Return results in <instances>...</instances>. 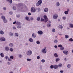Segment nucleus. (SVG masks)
Instances as JSON below:
<instances>
[{
    "label": "nucleus",
    "instance_id": "obj_1",
    "mask_svg": "<svg viewBox=\"0 0 73 73\" xmlns=\"http://www.w3.org/2000/svg\"><path fill=\"white\" fill-rule=\"evenodd\" d=\"M42 3V1L41 0H39L36 3V6L38 7L40 6Z\"/></svg>",
    "mask_w": 73,
    "mask_h": 73
},
{
    "label": "nucleus",
    "instance_id": "obj_2",
    "mask_svg": "<svg viewBox=\"0 0 73 73\" xmlns=\"http://www.w3.org/2000/svg\"><path fill=\"white\" fill-rule=\"evenodd\" d=\"M46 47H45L44 48L42 49L41 51V52L43 54H45L46 53L47 51L46 50Z\"/></svg>",
    "mask_w": 73,
    "mask_h": 73
},
{
    "label": "nucleus",
    "instance_id": "obj_3",
    "mask_svg": "<svg viewBox=\"0 0 73 73\" xmlns=\"http://www.w3.org/2000/svg\"><path fill=\"white\" fill-rule=\"evenodd\" d=\"M32 53V52L31 50H28L26 52V54L27 56H31Z\"/></svg>",
    "mask_w": 73,
    "mask_h": 73
},
{
    "label": "nucleus",
    "instance_id": "obj_4",
    "mask_svg": "<svg viewBox=\"0 0 73 73\" xmlns=\"http://www.w3.org/2000/svg\"><path fill=\"white\" fill-rule=\"evenodd\" d=\"M31 12H33V13L36 12V9H35V8L33 7H32V8H31Z\"/></svg>",
    "mask_w": 73,
    "mask_h": 73
},
{
    "label": "nucleus",
    "instance_id": "obj_5",
    "mask_svg": "<svg viewBox=\"0 0 73 73\" xmlns=\"http://www.w3.org/2000/svg\"><path fill=\"white\" fill-rule=\"evenodd\" d=\"M58 17V15L57 14H54L53 15V18L54 19H57Z\"/></svg>",
    "mask_w": 73,
    "mask_h": 73
},
{
    "label": "nucleus",
    "instance_id": "obj_6",
    "mask_svg": "<svg viewBox=\"0 0 73 73\" xmlns=\"http://www.w3.org/2000/svg\"><path fill=\"white\" fill-rule=\"evenodd\" d=\"M44 18L45 21H44L45 23H46L48 21V17L46 15H44Z\"/></svg>",
    "mask_w": 73,
    "mask_h": 73
},
{
    "label": "nucleus",
    "instance_id": "obj_7",
    "mask_svg": "<svg viewBox=\"0 0 73 73\" xmlns=\"http://www.w3.org/2000/svg\"><path fill=\"white\" fill-rule=\"evenodd\" d=\"M63 53L65 55H67L68 54V53H69V52L68 50H65L63 51Z\"/></svg>",
    "mask_w": 73,
    "mask_h": 73
},
{
    "label": "nucleus",
    "instance_id": "obj_8",
    "mask_svg": "<svg viewBox=\"0 0 73 73\" xmlns=\"http://www.w3.org/2000/svg\"><path fill=\"white\" fill-rule=\"evenodd\" d=\"M6 40L5 38L4 37L0 38V40L1 41H5Z\"/></svg>",
    "mask_w": 73,
    "mask_h": 73
},
{
    "label": "nucleus",
    "instance_id": "obj_9",
    "mask_svg": "<svg viewBox=\"0 0 73 73\" xmlns=\"http://www.w3.org/2000/svg\"><path fill=\"white\" fill-rule=\"evenodd\" d=\"M69 11H70L69 9H67V11H64V14L65 15H68V13L69 12Z\"/></svg>",
    "mask_w": 73,
    "mask_h": 73
},
{
    "label": "nucleus",
    "instance_id": "obj_10",
    "mask_svg": "<svg viewBox=\"0 0 73 73\" xmlns=\"http://www.w3.org/2000/svg\"><path fill=\"white\" fill-rule=\"evenodd\" d=\"M37 33L39 35H42L43 34V32L41 31H38Z\"/></svg>",
    "mask_w": 73,
    "mask_h": 73
},
{
    "label": "nucleus",
    "instance_id": "obj_11",
    "mask_svg": "<svg viewBox=\"0 0 73 73\" xmlns=\"http://www.w3.org/2000/svg\"><path fill=\"white\" fill-rule=\"evenodd\" d=\"M5 50H6V51H8L9 50V48L8 46H7L5 47Z\"/></svg>",
    "mask_w": 73,
    "mask_h": 73
},
{
    "label": "nucleus",
    "instance_id": "obj_12",
    "mask_svg": "<svg viewBox=\"0 0 73 73\" xmlns=\"http://www.w3.org/2000/svg\"><path fill=\"white\" fill-rule=\"evenodd\" d=\"M58 65H54L53 66V68H54V69H57V68H58Z\"/></svg>",
    "mask_w": 73,
    "mask_h": 73
},
{
    "label": "nucleus",
    "instance_id": "obj_13",
    "mask_svg": "<svg viewBox=\"0 0 73 73\" xmlns=\"http://www.w3.org/2000/svg\"><path fill=\"white\" fill-rule=\"evenodd\" d=\"M25 19L26 21H30L28 17H25Z\"/></svg>",
    "mask_w": 73,
    "mask_h": 73
},
{
    "label": "nucleus",
    "instance_id": "obj_14",
    "mask_svg": "<svg viewBox=\"0 0 73 73\" xmlns=\"http://www.w3.org/2000/svg\"><path fill=\"white\" fill-rule=\"evenodd\" d=\"M48 11H49V9L47 8H46L44 9V12H48Z\"/></svg>",
    "mask_w": 73,
    "mask_h": 73
},
{
    "label": "nucleus",
    "instance_id": "obj_15",
    "mask_svg": "<svg viewBox=\"0 0 73 73\" xmlns=\"http://www.w3.org/2000/svg\"><path fill=\"white\" fill-rule=\"evenodd\" d=\"M16 24L17 25H21V23L19 21H17L16 22Z\"/></svg>",
    "mask_w": 73,
    "mask_h": 73
},
{
    "label": "nucleus",
    "instance_id": "obj_16",
    "mask_svg": "<svg viewBox=\"0 0 73 73\" xmlns=\"http://www.w3.org/2000/svg\"><path fill=\"white\" fill-rule=\"evenodd\" d=\"M29 41L30 42H33V39L32 38H30L29 39Z\"/></svg>",
    "mask_w": 73,
    "mask_h": 73
},
{
    "label": "nucleus",
    "instance_id": "obj_17",
    "mask_svg": "<svg viewBox=\"0 0 73 73\" xmlns=\"http://www.w3.org/2000/svg\"><path fill=\"white\" fill-rule=\"evenodd\" d=\"M0 34L3 35L4 34V31L3 30H1L0 31Z\"/></svg>",
    "mask_w": 73,
    "mask_h": 73
},
{
    "label": "nucleus",
    "instance_id": "obj_18",
    "mask_svg": "<svg viewBox=\"0 0 73 73\" xmlns=\"http://www.w3.org/2000/svg\"><path fill=\"white\" fill-rule=\"evenodd\" d=\"M69 27L70 28H73V25L72 23L70 24L69 25Z\"/></svg>",
    "mask_w": 73,
    "mask_h": 73
},
{
    "label": "nucleus",
    "instance_id": "obj_19",
    "mask_svg": "<svg viewBox=\"0 0 73 73\" xmlns=\"http://www.w3.org/2000/svg\"><path fill=\"white\" fill-rule=\"evenodd\" d=\"M32 36L33 38H36V35L35 33H33L32 34Z\"/></svg>",
    "mask_w": 73,
    "mask_h": 73
},
{
    "label": "nucleus",
    "instance_id": "obj_20",
    "mask_svg": "<svg viewBox=\"0 0 73 73\" xmlns=\"http://www.w3.org/2000/svg\"><path fill=\"white\" fill-rule=\"evenodd\" d=\"M60 3H59V2H57L56 3V7H59V6H60Z\"/></svg>",
    "mask_w": 73,
    "mask_h": 73
},
{
    "label": "nucleus",
    "instance_id": "obj_21",
    "mask_svg": "<svg viewBox=\"0 0 73 73\" xmlns=\"http://www.w3.org/2000/svg\"><path fill=\"white\" fill-rule=\"evenodd\" d=\"M59 68H61L62 66V64L61 63L59 64L58 66Z\"/></svg>",
    "mask_w": 73,
    "mask_h": 73
},
{
    "label": "nucleus",
    "instance_id": "obj_22",
    "mask_svg": "<svg viewBox=\"0 0 73 73\" xmlns=\"http://www.w3.org/2000/svg\"><path fill=\"white\" fill-rule=\"evenodd\" d=\"M9 46L11 47H12V46H13V44L12 43H10L9 44Z\"/></svg>",
    "mask_w": 73,
    "mask_h": 73
},
{
    "label": "nucleus",
    "instance_id": "obj_23",
    "mask_svg": "<svg viewBox=\"0 0 73 73\" xmlns=\"http://www.w3.org/2000/svg\"><path fill=\"white\" fill-rule=\"evenodd\" d=\"M1 18L3 20H5V16L3 15H2L1 16Z\"/></svg>",
    "mask_w": 73,
    "mask_h": 73
},
{
    "label": "nucleus",
    "instance_id": "obj_24",
    "mask_svg": "<svg viewBox=\"0 0 73 73\" xmlns=\"http://www.w3.org/2000/svg\"><path fill=\"white\" fill-rule=\"evenodd\" d=\"M65 37L66 39L68 38H69V35H66L65 36Z\"/></svg>",
    "mask_w": 73,
    "mask_h": 73
},
{
    "label": "nucleus",
    "instance_id": "obj_25",
    "mask_svg": "<svg viewBox=\"0 0 73 73\" xmlns=\"http://www.w3.org/2000/svg\"><path fill=\"white\" fill-rule=\"evenodd\" d=\"M58 27L60 29H62V28H63V27L62 25H59Z\"/></svg>",
    "mask_w": 73,
    "mask_h": 73
},
{
    "label": "nucleus",
    "instance_id": "obj_26",
    "mask_svg": "<svg viewBox=\"0 0 73 73\" xmlns=\"http://www.w3.org/2000/svg\"><path fill=\"white\" fill-rule=\"evenodd\" d=\"M0 55L2 57H4V55L3 53H1L0 54Z\"/></svg>",
    "mask_w": 73,
    "mask_h": 73
},
{
    "label": "nucleus",
    "instance_id": "obj_27",
    "mask_svg": "<svg viewBox=\"0 0 73 73\" xmlns=\"http://www.w3.org/2000/svg\"><path fill=\"white\" fill-rule=\"evenodd\" d=\"M58 41L57 40V39H55V40H54V43H57V42H58Z\"/></svg>",
    "mask_w": 73,
    "mask_h": 73
},
{
    "label": "nucleus",
    "instance_id": "obj_28",
    "mask_svg": "<svg viewBox=\"0 0 73 73\" xmlns=\"http://www.w3.org/2000/svg\"><path fill=\"white\" fill-rule=\"evenodd\" d=\"M27 61H32V59L29 58H27Z\"/></svg>",
    "mask_w": 73,
    "mask_h": 73
},
{
    "label": "nucleus",
    "instance_id": "obj_29",
    "mask_svg": "<svg viewBox=\"0 0 73 73\" xmlns=\"http://www.w3.org/2000/svg\"><path fill=\"white\" fill-rule=\"evenodd\" d=\"M21 28V26L19 25L17 27V28L18 29H20Z\"/></svg>",
    "mask_w": 73,
    "mask_h": 73
},
{
    "label": "nucleus",
    "instance_id": "obj_30",
    "mask_svg": "<svg viewBox=\"0 0 73 73\" xmlns=\"http://www.w3.org/2000/svg\"><path fill=\"white\" fill-rule=\"evenodd\" d=\"M15 36L16 37H18L19 36V34L17 33H15Z\"/></svg>",
    "mask_w": 73,
    "mask_h": 73
},
{
    "label": "nucleus",
    "instance_id": "obj_31",
    "mask_svg": "<svg viewBox=\"0 0 73 73\" xmlns=\"http://www.w3.org/2000/svg\"><path fill=\"white\" fill-rule=\"evenodd\" d=\"M36 43L38 45H39L40 44V42L39 40H37L36 42Z\"/></svg>",
    "mask_w": 73,
    "mask_h": 73
},
{
    "label": "nucleus",
    "instance_id": "obj_32",
    "mask_svg": "<svg viewBox=\"0 0 73 73\" xmlns=\"http://www.w3.org/2000/svg\"><path fill=\"white\" fill-rule=\"evenodd\" d=\"M60 60V58H57L56 59V62H58Z\"/></svg>",
    "mask_w": 73,
    "mask_h": 73
},
{
    "label": "nucleus",
    "instance_id": "obj_33",
    "mask_svg": "<svg viewBox=\"0 0 73 73\" xmlns=\"http://www.w3.org/2000/svg\"><path fill=\"white\" fill-rule=\"evenodd\" d=\"M62 19L64 20H65L66 19V17H62Z\"/></svg>",
    "mask_w": 73,
    "mask_h": 73
},
{
    "label": "nucleus",
    "instance_id": "obj_34",
    "mask_svg": "<svg viewBox=\"0 0 73 73\" xmlns=\"http://www.w3.org/2000/svg\"><path fill=\"white\" fill-rule=\"evenodd\" d=\"M10 58L12 60H13V59L14 58L13 57V56H10Z\"/></svg>",
    "mask_w": 73,
    "mask_h": 73
},
{
    "label": "nucleus",
    "instance_id": "obj_35",
    "mask_svg": "<svg viewBox=\"0 0 73 73\" xmlns=\"http://www.w3.org/2000/svg\"><path fill=\"white\" fill-rule=\"evenodd\" d=\"M54 56L56 57H58V55H57V53H55L54 54Z\"/></svg>",
    "mask_w": 73,
    "mask_h": 73
},
{
    "label": "nucleus",
    "instance_id": "obj_36",
    "mask_svg": "<svg viewBox=\"0 0 73 73\" xmlns=\"http://www.w3.org/2000/svg\"><path fill=\"white\" fill-rule=\"evenodd\" d=\"M67 67L68 68H70L71 66V65H70V64H69L67 66Z\"/></svg>",
    "mask_w": 73,
    "mask_h": 73
},
{
    "label": "nucleus",
    "instance_id": "obj_37",
    "mask_svg": "<svg viewBox=\"0 0 73 73\" xmlns=\"http://www.w3.org/2000/svg\"><path fill=\"white\" fill-rule=\"evenodd\" d=\"M42 62V63H44L45 62V60L44 59H42L41 60Z\"/></svg>",
    "mask_w": 73,
    "mask_h": 73
},
{
    "label": "nucleus",
    "instance_id": "obj_38",
    "mask_svg": "<svg viewBox=\"0 0 73 73\" xmlns=\"http://www.w3.org/2000/svg\"><path fill=\"white\" fill-rule=\"evenodd\" d=\"M60 50H64V47L62 46L60 47Z\"/></svg>",
    "mask_w": 73,
    "mask_h": 73
},
{
    "label": "nucleus",
    "instance_id": "obj_39",
    "mask_svg": "<svg viewBox=\"0 0 73 73\" xmlns=\"http://www.w3.org/2000/svg\"><path fill=\"white\" fill-rule=\"evenodd\" d=\"M9 50L10 52H13V49L12 48H10L9 49Z\"/></svg>",
    "mask_w": 73,
    "mask_h": 73
},
{
    "label": "nucleus",
    "instance_id": "obj_40",
    "mask_svg": "<svg viewBox=\"0 0 73 73\" xmlns=\"http://www.w3.org/2000/svg\"><path fill=\"white\" fill-rule=\"evenodd\" d=\"M18 57L19 58H22V55H21V54H19V56H18Z\"/></svg>",
    "mask_w": 73,
    "mask_h": 73
},
{
    "label": "nucleus",
    "instance_id": "obj_41",
    "mask_svg": "<svg viewBox=\"0 0 73 73\" xmlns=\"http://www.w3.org/2000/svg\"><path fill=\"white\" fill-rule=\"evenodd\" d=\"M69 41L71 42L73 41V39L72 38H70L69 39Z\"/></svg>",
    "mask_w": 73,
    "mask_h": 73
},
{
    "label": "nucleus",
    "instance_id": "obj_42",
    "mask_svg": "<svg viewBox=\"0 0 73 73\" xmlns=\"http://www.w3.org/2000/svg\"><path fill=\"white\" fill-rule=\"evenodd\" d=\"M3 22L4 23H7V19H5L3 20Z\"/></svg>",
    "mask_w": 73,
    "mask_h": 73
},
{
    "label": "nucleus",
    "instance_id": "obj_43",
    "mask_svg": "<svg viewBox=\"0 0 73 73\" xmlns=\"http://www.w3.org/2000/svg\"><path fill=\"white\" fill-rule=\"evenodd\" d=\"M13 10H15L16 9V7L15 6H14L13 7Z\"/></svg>",
    "mask_w": 73,
    "mask_h": 73
},
{
    "label": "nucleus",
    "instance_id": "obj_44",
    "mask_svg": "<svg viewBox=\"0 0 73 73\" xmlns=\"http://www.w3.org/2000/svg\"><path fill=\"white\" fill-rule=\"evenodd\" d=\"M30 19V20H31V21H33L34 19L33 17H31Z\"/></svg>",
    "mask_w": 73,
    "mask_h": 73
},
{
    "label": "nucleus",
    "instance_id": "obj_45",
    "mask_svg": "<svg viewBox=\"0 0 73 73\" xmlns=\"http://www.w3.org/2000/svg\"><path fill=\"white\" fill-rule=\"evenodd\" d=\"M58 46L59 48H61V47H62V45L61 44H59L58 45Z\"/></svg>",
    "mask_w": 73,
    "mask_h": 73
},
{
    "label": "nucleus",
    "instance_id": "obj_46",
    "mask_svg": "<svg viewBox=\"0 0 73 73\" xmlns=\"http://www.w3.org/2000/svg\"><path fill=\"white\" fill-rule=\"evenodd\" d=\"M51 25L50 23H49L47 25L48 27H50Z\"/></svg>",
    "mask_w": 73,
    "mask_h": 73
},
{
    "label": "nucleus",
    "instance_id": "obj_47",
    "mask_svg": "<svg viewBox=\"0 0 73 73\" xmlns=\"http://www.w3.org/2000/svg\"><path fill=\"white\" fill-rule=\"evenodd\" d=\"M56 31V30L54 29H52V31L53 32H54Z\"/></svg>",
    "mask_w": 73,
    "mask_h": 73
},
{
    "label": "nucleus",
    "instance_id": "obj_48",
    "mask_svg": "<svg viewBox=\"0 0 73 73\" xmlns=\"http://www.w3.org/2000/svg\"><path fill=\"white\" fill-rule=\"evenodd\" d=\"M8 60L9 61H12V59L10 58H8Z\"/></svg>",
    "mask_w": 73,
    "mask_h": 73
},
{
    "label": "nucleus",
    "instance_id": "obj_49",
    "mask_svg": "<svg viewBox=\"0 0 73 73\" xmlns=\"http://www.w3.org/2000/svg\"><path fill=\"white\" fill-rule=\"evenodd\" d=\"M36 58L37 59H38V60H39L40 58V57L39 56H37Z\"/></svg>",
    "mask_w": 73,
    "mask_h": 73
},
{
    "label": "nucleus",
    "instance_id": "obj_50",
    "mask_svg": "<svg viewBox=\"0 0 73 73\" xmlns=\"http://www.w3.org/2000/svg\"><path fill=\"white\" fill-rule=\"evenodd\" d=\"M37 21H40V17H38L37 18Z\"/></svg>",
    "mask_w": 73,
    "mask_h": 73
},
{
    "label": "nucleus",
    "instance_id": "obj_51",
    "mask_svg": "<svg viewBox=\"0 0 73 73\" xmlns=\"http://www.w3.org/2000/svg\"><path fill=\"white\" fill-rule=\"evenodd\" d=\"M10 35H11V36H13V33H10Z\"/></svg>",
    "mask_w": 73,
    "mask_h": 73
},
{
    "label": "nucleus",
    "instance_id": "obj_52",
    "mask_svg": "<svg viewBox=\"0 0 73 73\" xmlns=\"http://www.w3.org/2000/svg\"><path fill=\"white\" fill-rule=\"evenodd\" d=\"M9 1V3H10V4H12V0H10Z\"/></svg>",
    "mask_w": 73,
    "mask_h": 73
},
{
    "label": "nucleus",
    "instance_id": "obj_53",
    "mask_svg": "<svg viewBox=\"0 0 73 73\" xmlns=\"http://www.w3.org/2000/svg\"><path fill=\"white\" fill-rule=\"evenodd\" d=\"M50 68H51V69H53V65H51L50 66Z\"/></svg>",
    "mask_w": 73,
    "mask_h": 73
},
{
    "label": "nucleus",
    "instance_id": "obj_54",
    "mask_svg": "<svg viewBox=\"0 0 73 73\" xmlns=\"http://www.w3.org/2000/svg\"><path fill=\"white\" fill-rule=\"evenodd\" d=\"M16 17L17 18H19L20 17V15H17Z\"/></svg>",
    "mask_w": 73,
    "mask_h": 73
},
{
    "label": "nucleus",
    "instance_id": "obj_55",
    "mask_svg": "<svg viewBox=\"0 0 73 73\" xmlns=\"http://www.w3.org/2000/svg\"><path fill=\"white\" fill-rule=\"evenodd\" d=\"M5 58L6 59V60H8V56H6L5 57Z\"/></svg>",
    "mask_w": 73,
    "mask_h": 73
},
{
    "label": "nucleus",
    "instance_id": "obj_56",
    "mask_svg": "<svg viewBox=\"0 0 73 73\" xmlns=\"http://www.w3.org/2000/svg\"><path fill=\"white\" fill-rule=\"evenodd\" d=\"M41 21H44V19H43L42 18H41Z\"/></svg>",
    "mask_w": 73,
    "mask_h": 73
},
{
    "label": "nucleus",
    "instance_id": "obj_57",
    "mask_svg": "<svg viewBox=\"0 0 73 73\" xmlns=\"http://www.w3.org/2000/svg\"><path fill=\"white\" fill-rule=\"evenodd\" d=\"M60 72V73H63L64 72L63 70H61Z\"/></svg>",
    "mask_w": 73,
    "mask_h": 73
},
{
    "label": "nucleus",
    "instance_id": "obj_58",
    "mask_svg": "<svg viewBox=\"0 0 73 73\" xmlns=\"http://www.w3.org/2000/svg\"><path fill=\"white\" fill-rule=\"evenodd\" d=\"M9 14H10V15H12V14H13V13H12V12H9Z\"/></svg>",
    "mask_w": 73,
    "mask_h": 73
},
{
    "label": "nucleus",
    "instance_id": "obj_59",
    "mask_svg": "<svg viewBox=\"0 0 73 73\" xmlns=\"http://www.w3.org/2000/svg\"><path fill=\"white\" fill-rule=\"evenodd\" d=\"M3 10H6V7H3Z\"/></svg>",
    "mask_w": 73,
    "mask_h": 73
},
{
    "label": "nucleus",
    "instance_id": "obj_60",
    "mask_svg": "<svg viewBox=\"0 0 73 73\" xmlns=\"http://www.w3.org/2000/svg\"><path fill=\"white\" fill-rule=\"evenodd\" d=\"M13 29H16V27L15 26H14L13 27Z\"/></svg>",
    "mask_w": 73,
    "mask_h": 73
},
{
    "label": "nucleus",
    "instance_id": "obj_61",
    "mask_svg": "<svg viewBox=\"0 0 73 73\" xmlns=\"http://www.w3.org/2000/svg\"><path fill=\"white\" fill-rule=\"evenodd\" d=\"M16 21H15V22H14L13 23V24H16Z\"/></svg>",
    "mask_w": 73,
    "mask_h": 73
},
{
    "label": "nucleus",
    "instance_id": "obj_62",
    "mask_svg": "<svg viewBox=\"0 0 73 73\" xmlns=\"http://www.w3.org/2000/svg\"><path fill=\"white\" fill-rule=\"evenodd\" d=\"M54 47L55 48H57V45H55V46H54Z\"/></svg>",
    "mask_w": 73,
    "mask_h": 73
},
{
    "label": "nucleus",
    "instance_id": "obj_63",
    "mask_svg": "<svg viewBox=\"0 0 73 73\" xmlns=\"http://www.w3.org/2000/svg\"><path fill=\"white\" fill-rule=\"evenodd\" d=\"M17 5H18L19 6H20V5H21V3H19V4H17Z\"/></svg>",
    "mask_w": 73,
    "mask_h": 73
},
{
    "label": "nucleus",
    "instance_id": "obj_64",
    "mask_svg": "<svg viewBox=\"0 0 73 73\" xmlns=\"http://www.w3.org/2000/svg\"><path fill=\"white\" fill-rule=\"evenodd\" d=\"M7 64H8V65H10L11 64V63H10V62H7Z\"/></svg>",
    "mask_w": 73,
    "mask_h": 73
}]
</instances>
